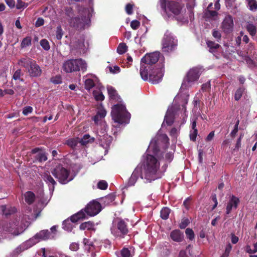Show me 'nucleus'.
<instances>
[{"mask_svg": "<svg viewBox=\"0 0 257 257\" xmlns=\"http://www.w3.org/2000/svg\"><path fill=\"white\" fill-rule=\"evenodd\" d=\"M84 46V43L81 42L77 38H73L71 39L70 42L71 51L73 50H79L82 48Z\"/></svg>", "mask_w": 257, "mask_h": 257, "instance_id": "22", "label": "nucleus"}, {"mask_svg": "<svg viewBox=\"0 0 257 257\" xmlns=\"http://www.w3.org/2000/svg\"><path fill=\"white\" fill-rule=\"evenodd\" d=\"M189 95L187 93H180L174 100V104L169 108L166 113L162 126L166 124L171 126L174 122L176 115L183 114V119L187 117L186 105L188 103Z\"/></svg>", "mask_w": 257, "mask_h": 257, "instance_id": "1", "label": "nucleus"}, {"mask_svg": "<svg viewBox=\"0 0 257 257\" xmlns=\"http://www.w3.org/2000/svg\"><path fill=\"white\" fill-rule=\"evenodd\" d=\"M94 97L97 101H102L104 99V96L101 92L95 94Z\"/></svg>", "mask_w": 257, "mask_h": 257, "instance_id": "59", "label": "nucleus"}, {"mask_svg": "<svg viewBox=\"0 0 257 257\" xmlns=\"http://www.w3.org/2000/svg\"><path fill=\"white\" fill-rule=\"evenodd\" d=\"M83 243L85 249H87L88 252L93 251L94 249V245L90 239L84 238L83 239Z\"/></svg>", "mask_w": 257, "mask_h": 257, "instance_id": "29", "label": "nucleus"}, {"mask_svg": "<svg viewBox=\"0 0 257 257\" xmlns=\"http://www.w3.org/2000/svg\"><path fill=\"white\" fill-rule=\"evenodd\" d=\"M63 35V32L62 29L60 26L57 27L56 37L57 39L60 40Z\"/></svg>", "mask_w": 257, "mask_h": 257, "instance_id": "46", "label": "nucleus"}, {"mask_svg": "<svg viewBox=\"0 0 257 257\" xmlns=\"http://www.w3.org/2000/svg\"><path fill=\"white\" fill-rule=\"evenodd\" d=\"M18 64L27 70V73L31 77H39L42 70L36 61L30 58H22L18 61Z\"/></svg>", "mask_w": 257, "mask_h": 257, "instance_id": "4", "label": "nucleus"}, {"mask_svg": "<svg viewBox=\"0 0 257 257\" xmlns=\"http://www.w3.org/2000/svg\"><path fill=\"white\" fill-rule=\"evenodd\" d=\"M212 36L218 42L221 39V35L220 32L215 29H213L212 31Z\"/></svg>", "mask_w": 257, "mask_h": 257, "instance_id": "50", "label": "nucleus"}, {"mask_svg": "<svg viewBox=\"0 0 257 257\" xmlns=\"http://www.w3.org/2000/svg\"><path fill=\"white\" fill-rule=\"evenodd\" d=\"M198 131L197 130H193L190 132V139L191 141L195 142L196 141V137L197 136Z\"/></svg>", "mask_w": 257, "mask_h": 257, "instance_id": "56", "label": "nucleus"}, {"mask_svg": "<svg viewBox=\"0 0 257 257\" xmlns=\"http://www.w3.org/2000/svg\"><path fill=\"white\" fill-rule=\"evenodd\" d=\"M43 179L46 182V183L48 184L50 188L52 187L53 188H54L55 185L56 184V182L53 178L48 173L44 174Z\"/></svg>", "mask_w": 257, "mask_h": 257, "instance_id": "26", "label": "nucleus"}, {"mask_svg": "<svg viewBox=\"0 0 257 257\" xmlns=\"http://www.w3.org/2000/svg\"><path fill=\"white\" fill-rule=\"evenodd\" d=\"M108 187L107 183L104 180H101L97 183V187L101 190H105Z\"/></svg>", "mask_w": 257, "mask_h": 257, "instance_id": "48", "label": "nucleus"}, {"mask_svg": "<svg viewBox=\"0 0 257 257\" xmlns=\"http://www.w3.org/2000/svg\"><path fill=\"white\" fill-rule=\"evenodd\" d=\"M28 6V4H26L25 2H23L22 0H18L17 4L16 5V8L18 10H20L24 7Z\"/></svg>", "mask_w": 257, "mask_h": 257, "instance_id": "52", "label": "nucleus"}, {"mask_svg": "<svg viewBox=\"0 0 257 257\" xmlns=\"http://www.w3.org/2000/svg\"><path fill=\"white\" fill-rule=\"evenodd\" d=\"M84 210L87 216H94L100 212L101 205L99 202L93 200L87 204Z\"/></svg>", "mask_w": 257, "mask_h": 257, "instance_id": "13", "label": "nucleus"}, {"mask_svg": "<svg viewBox=\"0 0 257 257\" xmlns=\"http://www.w3.org/2000/svg\"><path fill=\"white\" fill-rule=\"evenodd\" d=\"M240 202L239 198L234 195H232L228 201L226 207V214H229L232 209H236Z\"/></svg>", "mask_w": 257, "mask_h": 257, "instance_id": "18", "label": "nucleus"}, {"mask_svg": "<svg viewBox=\"0 0 257 257\" xmlns=\"http://www.w3.org/2000/svg\"><path fill=\"white\" fill-rule=\"evenodd\" d=\"M201 72V68L198 67L190 69L186 74L184 83L186 81L189 84L197 81L199 79Z\"/></svg>", "mask_w": 257, "mask_h": 257, "instance_id": "14", "label": "nucleus"}, {"mask_svg": "<svg viewBox=\"0 0 257 257\" xmlns=\"http://www.w3.org/2000/svg\"><path fill=\"white\" fill-rule=\"evenodd\" d=\"M150 149L152 150L155 155L157 154L160 151L159 147L158 146L156 142L152 143L151 144L150 146Z\"/></svg>", "mask_w": 257, "mask_h": 257, "instance_id": "45", "label": "nucleus"}, {"mask_svg": "<svg viewBox=\"0 0 257 257\" xmlns=\"http://www.w3.org/2000/svg\"><path fill=\"white\" fill-rule=\"evenodd\" d=\"M50 235L51 233L48 230H42L37 233L32 239H35L37 242L41 240H46L50 238Z\"/></svg>", "mask_w": 257, "mask_h": 257, "instance_id": "19", "label": "nucleus"}, {"mask_svg": "<svg viewBox=\"0 0 257 257\" xmlns=\"http://www.w3.org/2000/svg\"><path fill=\"white\" fill-rule=\"evenodd\" d=\"M87 64L86 61L81 58L72 59L65 61L63 64L62 68L66 73H72L81 71H86Z\"/></svg>", "mask_w": 257, "mask_h": 257, "instance_id": "5", "label": "nucleus"}, {"mask_svg": "<svg viewBox=\"0 0 257 257\" xmlns=\"http://www.w3.org/2000/svg\"><path fill=\"white\" fill-rule=\"evenodd\" d=\"M106 112L104 109H101L99 110L97 114L94 117V121L96 122L98 120V117H99L100 118H103L106 115Z\"/></svg>", "mask_w": 257, "mask_h": 257, "instance_id": "40", "label": "nucleus"}, {"mask_svg": "<svg viewBox=\"0 0 257 257\" xmlns=\"http://www.w3.org/2000/svg\"><path fill=\"white\" fill-rule=\"evenodd\" d=\"M90 136L88 134H85L83 136V138L79 140V143L82 146H86L90 142H93L94 141V138H91L92 141H90Z\"/></svg>", "mask_w": 257, "mask_h": 257, "instance_id": "32", "label": "nucleus"}, {"mask_svg": "<svg viewBox=\"0 0 257 257\" xmlns=\"http://www.w3.org/2000/svg\"><path fill=\"white\" fill-rule=\"evenodd\" d=\"M170 213V209L168 207H163L160 211V216L163 219H167Z\"/></svg>", "mask_w": 257, "mask_h": 257, "instance_id": "33", "label": "nucleus"}, {"mask_svg": "<svg viewBox=\"0 0 257 257\" xmlns=\"http://www.w3.org/2000/svg\"><path fill=\"white\" fill-rule=\"evenodd\" d=\"M170 236L173 241L177 242L182 241L184 238L183 233L179 229H175L171 231Z\"/></svg>", "mask_w": 257, "mask_h": 257, "instance_id": "20", "label": "nucleus"}, {"mask_svg": "<svg viewBox=\"0 0 257 257\" xmlns=\"http://www.w3.org/2000/svg\"><path fill=\"white\" fill-rule=\"evenodd\" d=\"M244 90V88L243 87H239L236 90L234 94V99L235 100L238 101L241 98Z\"/></svg>", "mask_w": 257, "mask_h": 257, "instance_id": "41", "label": "nucleus"}, {"mask_svg": "<svg viewBox=\"0 0 257 257\" xmlns=\"http://www.w3.org/2000/svg\"><path fill=\"white\" fill-rule=\"evenodd\" d=\"M25 201L29 205L32 204L36 199V195L32 191H27L24 194Z\"/></svg>", "mask_w": 257, "mask_h": 257, "instance_id": "24", "label": "nucleus"}, {"mask_svg": "<svg viewBox=\"0 0 257 257\" xmlns=\"http://www.w3.org/2000/svg\"><path fill=\"white\" fill-rule=\"evenodd\" d=\"M206 44L207 47L209 48V52L211 53H216L217 51V50L221 47L219 44L210 40L206 42Z\"/></svg>", "mask_w": 257, "mask_h": 257, "instance_id": "25", "label": "nucleus"}, {"mask_svg": "<svg viewBox=\"0 0 257 257\" xmlns=\"http://www.w3.org/2000/svg\"><path fill=\"white\" fill-rule=\"evenodd\" d=\"M127 46L124 43H120L117 48V52L119 54H124L127 51Z\"/></svg>", "mask_w": 257, "mask_h": 257, "instance_id": "38", "label": "nucleus"}, {"mask_svg": "<svg viewBox=\"0 0 257 257\" xmlns=\"http://www.w3.org/2000/svg\"><path fill=\"white\" fill-rule=\"evenodd\" d=\"M222 29L225 33H230L233 30V21L230 15L226 16L224 19L221 25Z\"/></svg>", "mask_w": 257, "mask_h": 257, "instance_id": "17", "label": "nucleus"}, {"mask_svg": "<svg viewBox=\"0 0 257 257\" xmlns=\"http://www.w3.org/2000/svg\"><path fill=\"white\" fill-rule=\"evenodd\" d=\"M164 76V70L163 67H153L148 70V79L149 82L153 84L160 82Z\"/></svg>", "mask_w": 257, "mask_h": 257, "instance_id": "10", "label": "nucleus"}, {"mask_svg": "<svg viewBox=\"0 0 257 257\" xmlns=\"http://www.w3.org/2000/svg\"><path fill=\"white\" fill-rule=\"evenodd\" d=\"M112 115L115 122L120 124L127 122L128 114L125 113V108L122 105L117 104L114 105Z\"/></svg>", "mask_w": 257, "mask_h": 257, "instance_id": "8", "label": "nucleus"}, {"mask_svg": "<svg viewBox=\"0 0 257 257\" xmlns=\"http://www.w3.org/2000/svg\"><path fill=\"white\" fill-rule=\"evenodd\" d=\"M95 86L94 81L92 79H87L85 81V88L90 90Z\"/></svg>", "mask_w": 257, "mask_h": 257, "instance_id": "39", "label": "nucleus"}, {"mask_svg": "<svg viewBox=\"0 0 257 257\" xmlns=\"http://www.w3.org/2000/svg\"><path fill=\"white\" fill-rule=\"evenodd\" d=\"M72 223L73 222L71 221V219H67L65 220L62 223L63 228L68 231H71L73 227Z\"/></svg>", "mask_w": 257, "mask_h": 257, "instance_id": "30", "label": "nucleus"}, {"mask_svg": "<svg viewBox=\"0 0 257 257\" xmlns=\"http://www.w3.org/2000/svg\"><path fill=\"white\" fill-rule=\"evenodd\" d=\"M160 167V163L157 159L153 155L148 154L143 165L144 179L148 182H151L160 178L158 171Z\"/></svg>", "mask_w": 257, "mask_h": 257, "instance_id": "2", "label": "nucleus"}, {"mask_svg": "<svg viewBox=\"0 0 257 257\" xmlns=\"http://www.w3.org/2000/svg\"><path fill=\"white\" fill-rule=\"evenodd\" d=\"M120 254L121 257H131V254L130 250L126 247H123L121 251Z\"/></svg>", "mask_w": 257, "mask_h": 257, "instance_id": "49", "label": "nucleus"}, {"mask_svg": "<svg viewBox=\"0 0 257 257\" xmlns=\"http://www.w3.org/2000/svg\"><path fill=\"white\" fill-rule=\"evenodd\" d=\"M32 44V38L30 36L26 37L24 38L21 44V48H24L27 46H29Z\"/></svg>", "mask_w": 257, "mask_h": 257, "instance_id": "35", "label": "nucleus"}, {"mask_svg": "<svg viewBox=\"0 0 257 257\" xmlns=\"http://www.w3.org/2000/svg\"><path fill=\"white\" fill-rule=\"evenodd\" d=\"M128 220L117 218L113 222L111 233L115 236L124 238L128 233Z\"/></svg>", "mask_w": 257, "mask_h": 257, "instance_id": "7", "label": "nucleus"}, {"mask_svg": "<svg viewBox=\"0 0 257 257\" xmlns=\"http://www.w3.org/2000/svg\"><path fill=\"white\" fill-rule=\"evenodd\" d=\"M239 238L234 233H231V241L233 244H236L238 241Z\"/></svg>", "mask_w": 257, "mask_h": 257, "instance_id": "64", "label": "nucleus"}, {"mask_svg": "<svg viewBox=\"0 0 257 257\" xmlns=\"http://www.w3.org/2000/svg\"><path fill=\"white\" fill-rule=\"evenodd\" d=\"M189 223V221L188 219H184L179 224V227L181 229H184L188 225Z\"/></svg>", "mask_w": 257, "mask_h": 257, "instance_id": "54", "label": "nucleus"}, {"mask_svg": "<svg viewBox=\"0 0 257 257\" xmlns=\"http://www.w3.org/2000/svg\"><path fill=\"white\" fill-rule=\"evenodd\" d=\"M93 226L94 223L91 221H88L81 223L79 226V228L82 230H84L86 229L91 230Z\"/></svg>", "mask_w": 257, "mask_h": 257, "instance_id": "31", "label": "nucleus"}, {"mask_svg": "<svg viewBox=\"0 0 257 257\" xmlns=\"http://www.w3.org/2000/svg\"><path fill=\"white\" fill-rule=\"evenodd\" d=\"M218 13L216 11L206 10L204 14L205 18H212L217 16Z\"/></svg>", "mask_w": 257, "mask_h": 257, "instance_id": "42", "label": "nucleus"}, {"mask_svg": "<svg viewBox=\"0 0 257 257\" xmlns=\"http://www.w3.org/2000/svg\"><path fill=\"white\" fill-rule=\"evenodd\" d=\"M33 109L32 107L30 106H26L23 108L22 113L24 115H27L33 111Z\"/></svg>", "mask_w": 257, "mask_h": 257, "instance_id": "53", "label": "nucleus"}, {"mask_svg": "<svg viewBox=\"0 0 257 257\" xmlns=\"http://www.w3.org/2000/svg\"><path fill=\"white\" fill-rule=\"evenodd\" d=\"M161 7L162 9L167 14V3H166V0H160Z\"/></svg>", "mask_w": 257, "mask_h": 257, "instance_id": "58", "label": "nucleus"}, {"mask_svg": "<svg viewBox=\"0 0 257 257\" xmlns=\"http://www.w3.org/2000/svg\"><path fill=\"white\" fill-rule=\"evenodd\" d=\"M79 248V244L76 242L72 243L69 246V248L72 251H77Z\"/></svg>", "mask_w": 257, "mask_h": 257, "instance_id": "61", "label": "nucleus"}, {"mask_svg": "<svg viewBox=\"0 0 257 257\" xmlns=\"http://www.w3.org/2000/svg\"><path fill=\"white\" fill-rule=\"evenodd\" d=\"M133 5L127 4L125 6V11L128 15H132L133 13Z\"/></svg>", "mask_w": 257, "mask_h": 257, "instance_id": "55", "label": "nucleus"}, {"mask_svg": "<svg viewBox=\"0 0 257 257\" xmlns=\"http://www.w3.org/2000/svg\"><path fill=\"white\" fill-rule=\"evenodd\" d=\"M31 154L33 155V162L42 163L47 160L48 153L44 148H35L31 150Z\"/></svg>", "mask_w": 257, "mask_h": 257, "instance_id": "12", "label": "nucleus"}, {"mask_svg": "<svg viewBox=\"0 0 257 257\" xmlns=\"http://www.w3.org/2000/svg\"><path fill=\"white\" fill-rule=\"evenodd\" d=\"M90 20L86 16H82L81 18L74 17L71 18L69 23L70 26L78 30L84 29L85 26L88 23Z\"/></svg>", "mask_w": 257, "mask_h": 257, "instance_id": "11", "label": "nucleus"}, {"mask_svg": "<svg viewBox=\"0 0 257 257\" xmlns=\"http://www.w3.org/2000/svg\"><path fill=\"white\" fill-rule=\"evenodd\" d=\"M139 176L141 178H144V174L142 172V167L139 166L136 167L133 172L131 177L127 184V187L132 186L135 185Z\"/></svg>", "mask_w": 257, "mask_h": 257, "instance_id": "16", "label": "nucleus"}, {"mask_svg": "<svg viewBox=\"0 0 257 257\" xmlns=\"http://www.w3.org/2000/svg\"><path fill=\"white\" fill-rule=\"evenodd\" d=\"M79 142V138H70L67 140L64 143L65 145L68 146L72 149H75Z\"/></svg>", "mask_w": 257, "mask_h": 257, "instance_id": "27", "label": "nucleus"}, {"mask_svg": "<svg viewBox=\"0 0 257 257\" xmlns=\"http://www.w3.org/2000/svg\"><path fill=\"white\" fill-rule=\"evenodd\" d=\"M160 54L158 52H154L146 54L141 59V65L140 73L142 79L144 81L148 80V70L153 67H158L154 65L158 62L159 59Z\"/></svg>", "mask_w": 257, "mask_h": 257, "instance_id": "3", "label": "nucleus"}, {"mask_svg": "<svg viewBox=\"0 0 257 257\" xmlns=\"http://www.w3.org/2000/svg\"><path fill=\"white\" fill-rule=\"evenodd\" d=\"M23 75V74L22 73L21 69H19L14 72L12 78L15 80H20L23 82L24 80L23 78H21V76Z\"/></svg>", "mask_w": 257, "mask_h": 257, "instance_id": "36", "label": "nucleus"}, {"mask_svg": "<svg viewBox=\"0 0 257 257\" xmlns=\"http://www.w3.org/2000/svg\"><path fill=\"white\" fill-rule=\"evenodd\" d=\"M244 60L249 67H253L254 66V62L249 57L245 56Z\"/></svg>", "mask_w": 257, "mask_h": 257, "instance_id": "57", "label": "nucleus"}, {"mask_svg": "<svg viewBox=\"0 0 257 257\" xmlns=\"http://www.w3.org/2000/svg\"><path fill=\"white\" fill-rule=\"evenodd\" d=\"M184 4L179 2L170 1L167 3V13L170 12L175 15H178L180 14Z\"/></svg>", "mask_w": 257, "mask_h": 257, "instance_id": "15", "label": "nucleus"}, {"mask_svg": "<svg viewBox=\"0 0 257 257\" xmlns=\"http://www.w3.org/2000/svg\"><path fill=\"white\" fill-rule=\"evenodd\" d=\"M246 29L251 36H254L256 33V29L252 24L248 23L246 26Z\"/></svg>", "mask_w": 257, "mask_h": 257, "instance_id": "34", "label": "nucleus"}, {"mask_svg": "<svg viewBox=\"0 0 257 257\" xmlns=\"http://www.w3.org/2000/svg\"><path fill=\"white\" fill-rule=\"evenodd\" d=\"M40 45L45 50L48 51L50 48L49 43L46 39L41 40L40 41Z\"/></svg>", "mask_w": 257, "mask_h": 257, "instance_id": "43", "label": "nucleus"}, {"mask_svg": "<svg viewBox=\"0 0 257 257\" xmlns=\"http://www.w3.org/2000/svg\"><path fill=\"white\" fill-rule=\"evenodd\" d=\"M65 14L69 17H71L73 15V10L71 7H67L65 9Z\"/></svg>", "mask_w": 257, "mask_h": 257, "instance_id": "62", "label": "nucleus"}, {"mask_svg": "<svg viewBox=\"0 0 257 257\" xmlns=\"http://www.w3.org/2000/svg\"><path fill=\"white\" fill-rule=\"evenodd\" d=\"M107 90L109 98L112 100H116L118 98V93L115 89L112 86H108Z\"/></svg>", "mask_w": 257, "mask_h": 257, "instance_id": "28", "label": "nucleus"}, {"mask_svg": "<svg viewBox=\"0 0 257 257\" xmlns=\"http://www.w3.org/2000/svg\"><path fill=\"white\" fill-rule=\"evenodd\" d=\"M173 158H174L173 154L171 152L167 153L165 155V160L169 163L171 162L173 160Z\"/></svg>", "mask_w": 257, "mask_h": 257, "instance_id": "60", "label": "nucleus"}, {"mask_svg": "<svg viewBox=\"0 0 257 257\" xmlns=\"http://www.w3.org/2000/svg\"><path fill=\"white\" fill-rule=\"evenodd\" d=\"M44 19L42 18H38V19L37 20V21L36 22L35 26L36 27H39L43 26L44 25Z\"/></svg>", "mask_w": 257, "mask_h": 257, "instance_id": "63", "label": "nucleus"}, {"mask_svg": "<svg viewBox=\"0 0 257 257\" xmlns=\"http://www.w3.org/2000/svg\"><path fill=\"white\" fill-rule=\"evenodd\" d=\"M51 82L54 84H61L62 82V78L60 75H56L51 78Z\"/></svg>", "mask_w": 257, "mask_h": 257, "instance_id": "47", "label": "nucleus"}, {"mask_svg": "<svg viewBox=\"0 0 257 257\" xmlns=\"http://www.w3.org/2000/svg\"><path fill=\"white\" fill-rule=\"evenodd\" d=\"M1 208L3 214L7 217L10 215L14 214L17 211V209L15 207L2 205Z\"/></svg>", "mask_w": 257, "mask_h": 257, "instance_id": "23", "label": "nucleus"}, {"mask_svg": "<svg viewBox=\"0 0 257 257\" xmlns=\"http://www.w3.org/2000/svg\"><path fill=\"white\" fill-rule=\"evenodd\" d=\"M249 9L251 11L257 10V2L255 0H246Z\"/></svg>", "mask_w": 257, "mask_h": 257, "instance_id": "37", "label": "nucleus"}, {"mask_svg": "<svg viewBox=\"0 0 257 257\" xmlns=\"http://www.w3.org/2000/svg\"><path fill=\"white\" fill-rule=\"evenodd\" d=\"M52 175L62 184H66L73 180L70 176V171L61 164L56 166L51 171Z\"/></svg>", "mask_w": 257, "mask_h": 257, "instance_id": "6", "label": "nucleus"}, {"mask_svg": "<svg viewBox=\"0 0 257 257\" xmlns=\"http://www.w3.org/2000/svg\"><path fill=\"white\" fill-rule=\"evenodd\" d=\"M87 214L84 209H81L77 213L71 216V220L73 223H76L80 220L87 218Z\"/></svg>", "mask_w": 257, "mask_h": 257, "instance_id": "21", "label": "nucleus"}, {"mask_svg": "<svg viewBox=\"0 0 257 257\" xmlns=\"http://www.w3.org/2000/svg\"><path fill=\"white\" fill-rule=\"evenodd\" d=\"M185 233L187 237L190 240H192L194 238V233L191 228H187L185 230Z\"/></svg>", "mask_w": 257, "mask_h": 257, "instance_id": "44", "label": "nucleus"}, {"mask_svg": "<svg viewBox=\"0 0 257 257\" xmlns=\"http://www.w3.org/2000/svg\"><path fill=\"white\" fill-rule=\"evenodd\" d=\"M177 46V41L171 33H166L162 40V50L165 53H170L174 51Z\"/></svg>", "mask_w": 257, "mask_h": 257, "instance_id": "9", "label": "nucleus"}, {"mask_svg": "<svg viewBox=\"0 0 257 257\" xmlns=\"http://www.w3.org/2000/svg\"><path fill=\"white\" fill-rule=\"evenodd\" d=\"M140 26V22L138 20H133L131 23V27L133 30H137Z\"/></svg>", "mask_w": 257, "mask_h": 257, "instance_id": "51", "label": "nucleus"}]
</instances>
